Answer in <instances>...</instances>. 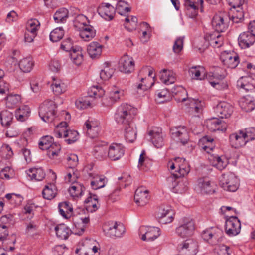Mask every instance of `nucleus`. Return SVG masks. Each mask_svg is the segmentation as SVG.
I'll return each mask as SVG.
<instances>
[{"label":"nucleus","mask_w":255,"mask_h":255,"mask_svg":"<svg viewBox=\"0 0 255 255\" xmlns=\"http://www.w3.org/2000/svg\"><path fill=\"white\" fill-rule=\"evenodd\" d=\"M68 16V10L65 8H61L56 11L54 15V19L57 23H64Z\"/></svg>","instance_id":"4d7b16f0"},{"label":"nucleus","mask_w":255,"mask_h":255,"mask_svg":"<svg viewBox=\"0 0 255 255\" xmlns=\"http://www.w3.org/2000/svg\"><path fill=\"white\" fill-rule=\"evenodd\" d=\"M199 145L207 153H209L215 147L214 139L208 136L203 137L199 142Z\"/></svg>","instance_id":"4c0bfd02"},{"label":"nucleus","mask_w":255,"mask_h":255,"mask_svg":"<svg viewBox=\"0 0 255 255\" xmlns=\"http://www.w3.org/2000/svg\"><path fill=\"white\" fill-rule=\"evenodd\" d=\"M125 151V147L122 144L113 143L108 147L107 157L112 161L118 160L123 156Z\"/></svg>","instance_id":"4468645a"},{"label":"nucleus","mask_w":255,"mask_h":255,"mask_svg":"<svg viewBox=\"0 0 255 255\" xmlns=\"http://www.w3.org/2000/svg\"><path fill=\"white\" fill-rule=\"evenodd\" d=\"M21 96L19 94H10L6 97V106L9 109H13L20 103Z\"/></svg>","instance_id":"864d4df0"},{"label":"nucleus","mask_w":255,"mask_h":255,"mask_svg":"<svg viewBox=\"0 0 255 255\" xmlns=\"http://www.w3.org/2000/svg\"><path fill=\"white\" fill-rule=\"evenodd\" d=\"M55 230L57 236L62 240H66L71 234V229L65 224H62L56 226Z\"/></svg>","instance_id":"ea45409f"},{"label":"nucleus","mask_w":255,"mask_h":255,"mask_svg":"<svg viewBox=\"0 0 255 255\" xmlns=\"http://www.w3.org/2000/svg\"><path fill=\"white\" fill-rule=\"evenodd\" d=\"M240 104L242 109L246 111H251L255 108V100L253 97L248 95L242 98Z\"/></svg>","instance_id":"79ce46f5"},{"label":"nucleus","mask_w":255,"mask_h":255,"mask_svg":"<svg viewBox=\"0 0 255 255\" xmlns=\"http://www.w3.org/2000/svg\"><path fill=\"white\" fill-rule=\"evenodd\" d=\"M54 135L57 138H64L65 141L68 144L74 143L78 137L77 131L70 129L66 122H61L56 126Z\"/></svg>","instance_id":"7ed1b4c3"},{"label":"nucleus","mask_w":255,"mask_h":255,"mask_svg":"<svg viewBox=\"0 0 255 255\" xmlns=\"http://www.w3.org/2000/svg\"><path fill=\"white\" fill-rule=\"evenodd\" d=\"M103 46L97 42H92L87 47V52L92 58H98L101 54Z\"/></svg>","instance_id":"c9c22d12"},{"label":"nucleus","mask_w":255,"mask_h":255,"mask_svg":"<svg viewBox=\"0 0 255 255\" xmlns=\"http://www.w3.org/2000/svg\"><path fill=\"white\" fill-rule=\"evenodd\" d=\"M195 229L194 221L188 218H184L182 219L180 226L176 228V233L182 238H186L191 236Z\"/></svg>","instance_id":"6e6552de"},{"label":"nucleus","mask_w":255,"mask_h":255,"mask_svg":"<svg viewBox=\"0 0 255 255\" xmlns=\"http://www.w3.org/2000/svg\"><path fill=\"white\" fill-rule=\"evenodd\" d=\"M64 179L65 182L75 184L78 178L74 168H69L65 172Z\"/></svg>","instance_id":"338daca9"},{"label":"nucleus","mask_w":255,"mask_h":255,"mask_svg":"<svg viewBox=\"0 0 255 255\" xmlns=\"http://www.w3.org/2000/svg\"><path fill=\"white\" fill-rule=\"evenodd\" d=\"M60 214L65 219H69L73 214V208L68 201L60 203L58 205Z\"/></svg>","instance_id":"e433bc0d"},{"label":"nucleus","mask_w":255,"mask_h":255,"mask_svg":"<svg viewBox=\"0 0 255 255\" xmlns=\"http://www.w3.org/2000/svg\"><path fill=\"white\" fill-rule=\"evenodd\" d=\"M141 239L143 241H152L157 239L160 235V229L155 227H149L145 229L144 227L140 228Z\"/></svg>","instance_id":"dca6fc26"},{"label":"nucleus","mask_w":255,"mask_h":255,"mask_svg":"<svg viewBox=\"0 0 255 255\" xmlns=\"http://www.w3.org/2000/svg\"><path fill=\"white\" fill-rule=\"evenodd\" d=\"M85 128L87 135L89 137L93 138L96 137L100 131V127L96 122L87 120L85 123Z\"/></svg>","instance_id":"473e14b6"},{"label":"nucleus","mask_w":255,"mask_h":255,"mask_svg":"<svg viewBox=\"0 0 255 255\" xmlns=\"http://www.w3.org/2000/svg\"><path fill=\"white\" fill-rule=\"evenodd\" d=\"M57 106L51 100H45L39 107V115L45 122H53L56 118Z\"/></svg>","instance_id":"20e7f679"},{"label":"nucleus","mask_w":255,"mask_h":255,"mask_svg":"<svg viewBox=\"0 0 255 255\" xmlns=\"http://www.w3.org/2000/svg\"><path fill=\"white\" fill-rule=\"evenodd\" d=\"M137 109L127 103H123L116 109L114 114L116 122L123 126L133 122Z\"/></svg>","instance_id":"f257e3e1"},{"label":"nucleus","mask_w":255,"mask_h":255,"mask_svg":"<svg viewBox=\"0 0 255 255\" xmlns=\"http://www.w3.org/2000/svg\"><path fill=\"white\" fill-rule=\"evenodd\" d=\"M84 202L87 204V210L91 212L96 211L99 207L97 196L96 195H92L90 193Z\"/></svg>","instance_id":"c03bdc74"},{"label":"nucleus","mask_w":255,"mask_h":255,"mask_svg":"<svg viewBox=\"0 0 255 255\" xmlns=\"http://www.w3.org/2000/svg\"><path fill=\"white\" fill-rule=\"evenodd\" d=\"M231 145L235 148L244 146L248 142L243 130L231 134L229 136Z\"/></svg>","instance_id":"4be33fe9"},{"label":"nucleus","mask_w":255,"mask_h":255,"mask_svg":"<svg viewBox=\"0 0 255 255\" xmlns=\"http://www.w3.org/2000/svg\"><path fill=\"white\" fill-rule=\"evenodd\" d=\"M91 99L86 96L79 98L75 101V105L78 109H85L91 106Z\"/></svg>","instance_id":"69168bd1"},{"label":"nucleus","mask_w":255,"mask_h":255,"mask_svg":"<svg viewBox=\"0 0 255 255\" xmlns=\"http://www.w3.org/2000/svg\"><path fill=\"white\" fill-rule=\"evenodd\" d=\"M220 59L223 64L228 68H235L239 63V58L234 52L224 51L221 53Z\"/></svg>","instance_id":"ddd939ff"},{"label":"nucleus","mask_w":255,"mask_h":255,"mask_svg":"<svg viewBox=\"0 0 255 255\" xmlns=\"http://www.w3.org/2000/svg\"><path fill=\"white\" fill-rule=\"evenodd\" d=\"M90 177V185L94 190H97L105 187L107 182V178L103 175L89 174Z\"/></svg>","instance_id":"c85d7f7f"},{"label":"nucleus","mask_w":255,"mask_h":255,"mask_svg":"<svg viewBox=\"0 0 255 255\" xmlns=\"http://www.w3.org/2000/svg\"><path fill=\"white\" fill-rule=\"evenodd\" d=\"M153 72V68L149 67H143L140 71L139 76H140V83L135 84L133 86L134 89L137 93H141L142 91H145L151 86L144 83V80H146V78H144L143 76L147 75L148 77L154 78L155 76H152Z\"/></svg>","instance_id":"9d476101"},{"label":"nucleus","mask_w":255,"mask_h":255,"mask_svg":"<svg viewBox=\"0 0 255 255\" xmlns=\"http://www.w3.org/2000/svg\"><path fill=\"white\" fill-rule=\"evenodd\" d=\"M120 70L125 73H130L134 69V61L132 57L125 54L120 60Z\"/></svg>","instance_id":"aec40b11"},{"label":"nucleus","mask_w":255,"mask_h":255,"mask_svg":"<svg viewBox=\"0 0 255 255\" xmlns=\"http://www.w3.org/2000/svg\"><path fill=\"white\" fill-rule=\"evenodd\" d=\"M227 20V16H225L222 14L215 15L212 19V24L214 29L217 32H224L227 27L226 22L225 21V18Z\"/></svg>","instance_id":"a878e982"},{"label":"nucleus","mask_w":255,"mask_h":255,"mask_svg":"<svg viewBox=\"0 0 255 255\" xmlns=\"http://www.w3.org/2000/svg\"><path fill=\"white\" fill-rule=\"evenodd\" d=\"M114 72V69L111 67L109 63L106 62L104 64V67L100 73V78L103 80L109 79Z\"/></svg>","instance_id":"bf43d9fd"},{"label":"nucleus","mask_w":255,"mask_h":255,"mask_svg":"<svg viewBox=\"0 0 255 255\" xmlns=\"http://www.w3.org/2000/svg\"><path fill=\"white\" fill-rule=\"evenodd\" d=\"M5 198L7 201L13 207L20 205L23 200V197L21 195L14 193L7 194Z\"/></svg>","instance_id":"603ef678"},{"label":"nucleus","mask_w":255,"mask_h":255,"mask_svg":"<svg viewBox=\"0 0 255 255\" xmlns=\"http://www.w3.org/2000/svg\"><path fill=\"white\" fill-rule=\"evenodd\" d=\"M13 119V113L8 110H3L0 114V121L1 125L7 127L11 125Z\"/></svg>","instance_id":"5fc2aeb1"},{"label":"nucleus","mask_w":255,"mask_h":255,"mask_svg":"<svg viewBox=\"0 0 255 255\" xmlns=\"http://www.w3.org/2000/svg\"><path fill=\"white\" fill-rule=\"evenodd\" d=\"M34 63L31 57H26L20 60L19 66L21 71L25 73L30 72L33 69Z\"/></svg>","instance_id":"3c124183"},{"label":"nucleus","mask_w":255,"mask_h":255,"mask_svg":"<svg viewBox=\"0 0 255 255\" xmlns=\"http://www.w3.org/2000/svg\"><path fill=\"white\" fill-rule=\"evenodd\" d=\"M160 80L166 85L173 84L175 81V74L172 71L163 69L160 72Z\"/></svg>","instance_id":"a19ab883"},{"label":"nucleus","mask_w":255,"mask_h":255,"mask_svg":"<svg viewBox=\"0 0 255 255\" xmlns=\"http://www.w3.org/2000/svg\"><path fill=\"white\" fill-rule=\"evenodd\" d=\"M27 173L31 179L36 181H41L45 176V173L41 167L30 168L27 171Z\"/></svg>","instance_id":"de8ad7c7"},{"label":"nucleus","mask_w":255,"mask_h":255,"mask_svg":"<svg viewBox=\"0 0 255 255\" xmlns=\"http://www.w3.org/2000/svg\"><path fill=\"white\" fill-rule=\"evenodd\" d=\"M241 223L236 216H230L226 219L225 224L226 233L230 237L237 235L240 232Z\"/></svg>","instance_id":"9b49d317"},{"label":"nucleus","mask_w":255,"mask_h":255,"mask_svg":"<svg viewBox=\"0 0 255 255\" xmlns=\"http://www.w3.org/2000/svg\"><path fill=\"white\" fill-rule=\"evenodd\" d=\"M174 213L170 206L161 205L158 208L157 216L161 224H166L172 222Z\"/></svg>","instance_id":"1a4fd4ad"},{"label":"nucleus","mask_w":255,"mask_h":255,"mask_svg":"<svg viewBox=\"0 0 255 255\" xmlns=\"http://www.w3.org/2000/svg\"><path fill=\"white\" fill-rule=\"evenodd\" d=\"M121 95V91L118 89H114L109 92L108 98L103 100V103L107 106H112L117 102Z\"/></svg>","instance_id":"49530a36"},{"label":"nucleus","mask_w":255,"mask_h":255,"mask_svg":"<svg viewBox=\"0 0 255 255\" xmlns=\"http://www.w3.org/2000/svg\"><path fill=\"white\" fill-rule=\"evenodd\" d=\"M85 188L78 183L73 184L69 188V192L74 198H79L83 195Z\"/></svg>","instance_id":"13d9d810"},{"label":"nucleus","mask_w":255,"mask_h":255,"mask_svg":"<svg viewBox=\"0 0 255 255\" xmlns=\"http://www.w3.org/2000/svg\"><path fill=\"white\" fill-rule=\"evenodd\" d=\"M225 75L224 74H218L217 73L213 75V79L209 80L211 85L218 90H223L227 89L228 84L224 80Z\"/></svg>","instance_id":"c756f323"},{"label":"nucleus","mask_w":255,"mask_h":255,"mask_svg":"<svg viewBox=\"0 0 255 255\" xmlns=\"http://www.w3.org/2000/svg\"><path fill=\"white\" fill-rule=\"evenodd\" d=\"M222 187L225 190L235 192L239 186V181L235 175L231 172L222 174L220 180Z\"/></svg>","instance_id":"423d86ee"},{"label":"nucleus","mask_w":255,"mask_h":255,"mask_svg":"<svg viewBox=\"0 0 255 255\" xmlns=\"http://www.w3.org/2000/svg\"><path fill=\"white\" fill-rule=\"evenodd\" d=\"M51 87L53 93L56 95H61L67 90V85L65 82L60 79L55 78H53V82Z\"/></svg>","instance_id":"58836bf2"},{"label":"nucleus","mask_w":255,"mask_h":255,"mask_svg":"<svg viewBox=\"0 0 255 255\" xmlns=\"http://www.w3.org/2000/svg\"><path fill=\"white\" fill-rule=\"evenodd\" d=\"M167 167L172 175L177 178L187 175L190 171L188 162L185 158L180 157L169 161Z\"/></svg>","instance_id":"f03ea898"},{"label":"nucleus","mask_w":255,"mask_h":255,"mask_svg":"<svg viewBox=\"0 0 255 255\" xmlns=\"http://www.w3.org/2000/svg\"><path fill=\"white\" fill-rule=\"evenodd\" d=\"M70 57L72 61L76 65H80L83 59L82 48L80 47H75L71 51Z\"/></svg>","instance_id":"6e6d98bb"},{"label":"nucleus","mask_w":255,"mask_h":255,"mask_svg":"<svg viewBox=\"0 0 255 255\" xmlns=\"http://www.w3.org/2000/svg\"><path fill=\"white\" fill-rule=\"evenodd\" d=\"M237 86L247 92L252 91L255 88V81L250 76L241 77L237 82Z\"/></svg>","instance_id":"cd10ccee"},{"label":"nucleus","mask_w":255,"mask_h":255,"mask_svg":"<svg viewBox=\"0 0 255 255\" xmlns=\"http://www.w3.org/2000/svg\"><path fill=\"white\" fill-rule=\"evenodd\" d=\"M198 186L202 193L212 194L215 191V184L207 177L199 178L198 180Z\"/></svg>","instance_id":"5701e85b"},{"label":"nucleus","mask_w":255,"mask_h":255,"mask_svg":"<svg viewBox=\"0 0 255 255\" xmlns=\"http://www.w3.org/2000/svg\"><path fill=\"white\" fill-rule=\"evenodd\" d=\"M154 145L157 148H160L163 145V139L161 135V129L155 128L148 132Z\"/></svg>","instance_id":"2f4dec72"},{"label":"nucleus","mask_w":255,"mask_h":255,"mask_svg":"<svg viewBox=\"0 0 255 255\" xmlns=\"http://www.w3.org/2000/svg\"><path fill=\"white\" fill-rule=\"evenodd\" d=\"M238 40L240 47L245 49L253 45L255 42V37L250 32H243L239 35Z\"/></svg>","instance_id":"bb28decb"},{"label":"nucleus","mask_w":255,"mask_h":255,"mask_svg":"<svg viewBox=\"0 0 255 255\" xmlns=\"http://www.w3.org/2000/svg\"><path fill=\"white\" fill-rule=\"evenodd\" d=\"M57 191L56 185L53 183H49L43 189L42 195L45 199L51 200L56 195Z\"/></svg>","instance_id":"a18cd8bd"},{"label":"nucleus","mask_w":255,"mask_h":255,"mask_svg":"<svg viewBox=\"0 0 255 255\" xmlns=\"http://www.w3.org/2000/svg\"><path fill=\"white\" fill-rule=\"evenodd\" d=\"M180 92L184 95V97L176 98L177 101L178 102H184L186 100L189 102V106H190L191 112L194 113L195 114H198L202 113L204 107V103L198 99H195L192 98H187V92L186 90L181 88Z\"/></svg>","instance_id":"0eeeda50"},{"label":"nucleus","mask_w":255,"mask_h":255,"mask_svg":"<svg viewBox=\"0 0 255 255\" xmlns=\"http://www.w3.org/2000/svg\"><path fill=\"white\" fill-rule=\"evenodd\" d=\"M223 235L222 231L217 227L207 229L202 233V238L212 244H216L220 241Z\"/></svg>","instance_id":"f8f14e48"},{"label":"nucleus","mask_w":255,"mask_h":255,"mask_svg":"<svg viewBox=\"0 0 255 255\" xmlns=\"http://www.w3.org/2000/svg\"><path fill=\"white\" fill-rule=\"evenodd\" d=\"M124 136L127 142H133L137 136V131L135 125L133 122L123 126Z\"/></svg>","instance_id":"b1692460"},{"label":"nucleus","mask_w":255,"mask_h":255,"mask_svg":"<svg viewBox=\"0 0 255 255\" xmlns=\"http://www.w3.org/2000/svg\"><path fill=\"white\" fill-rule=\"evenodd\" d=\"M233 14L232 16L233 22H242L244 20V15L241 6L237 7L236 9H233Z\"/></svg>","instance_id":"774afa93"},{"label":"nucleus","mask_w":255,"mask_h":255,"mask_svg":"<svg viewBox=\"0 0 255 255\" xmlns=\"http://www.w3.org/2000/svg\"><path fill=\"white\" fill-rule=\"evenodd\" d=\"M95 30L91 25H84L80 28L79 35L84 41H90L95 37Z\"/></svg>","instance_id":"f704fd0d"},{"label":"nucleus","mask_w":255,"mask_h":255,"mask_svg":"<svg viewBox=\"0 0 255 255\" xmlns=\"http://www.w3.org/2000/svg\"><path fill=\"white\" fill-rule=\"evenodd\" d=\"M105 91L99 86H93L88 90V97L91 99L92 97L95 98L101 97L104 95Z\"/></svg>","instance_id":"e2e57ef3"},{"label":"nucleus","mask_w":255,"mask_h":255,"mask_svg":"<svg viewBox=\"0 0 255 255\" xmlns=\"http://www.w3.org/2000/svg\"><path fill=\"white\" fill-rule=\"evenodd\" d=\"M64 34V30L61 27L54 29L50 34V39L53 42H56L61 39Z\"/></svg>","instance_id":"0e129e2a"},{"label":"nucleus","mask_w":255,"mask_h":255,"mask_svg":"<svg viewBox=\"0 0 255 255\" xmlns=\"http://www.w3.org/2000/svg\"><path fill=\"white\" fill-rule=\"evenodd\" d=\"M135 202L137 205L143 206L146 205L149 200V192L143 188H139L135 192L134 197Z\"/></svg>","instance_id":"393cba45"},{"label":"nucleus","mask_w":255,"mask_h":255,"mask_svg":"<svg viewBox=\"0 0 255 255\" xmlns=\"http://www.w3.org/2000/svg\"><path fill=\"white\" fill-rule=\"evenodd\" d=\"M213 166L220 170L224 169L228 165V161L224 157L215 156L213 157Z\"/></svg>","instance_id":"052dcab7"},{"label":"nucleus","mask_w":255,"mask_h":255,"mask_svg":"<svg viewBox=\"0 0 255 255\" xmlns=\"http://www.w3.org/2000/svg\"><path fill=\"white\" fill-rule=\"evenodd\" d=\"M184 6L186 13L191 18H194L198 13V7L195 3L191 0H184Z\"/></svg>","instance_id":"8fccbe9b"},{"label":"nucleus","mask_w":255,"mask_h":255,"mask_svg":"<svg viewBox=\"0 0 255 255\" xmlns=\"http://www.w3.org/2000/svg\"><path fill=\"white\" fill-rule=\"evenodd\" d=\"M205 43L204 48L207 47L209 45L214 48H219L223 44L224 38L217 32L207 34L204 37Z\"/></svg>","instance_id":"2eb2a0df"},{"label":"nucleus","mask_w":255,"mask_h":255,"mask_svg":"<svg viewBox=\"0 0 255 255\" xmlns=\"http://www.w3.org/2000/svg\"><path fill=\"white\" fill-rule=\"evenodd\" d=\"M180 249L182 255H195L198 251L197 243L192 239L185 241Z\"/></svg>","instance_id":"a211bd4d"},{"label":"nucleus","mask_w":255,"mask_h":255,"mask_svg":"<svg viewBox=\"0 0 255 255\" xmlns=\"http://www.w3.org/2000/svg\"><path fill=\"white\" fill-rule=\"evenodd\" d=\"M30 108L27 105H24L15 111V115L18 121L23 122L28 119L30 115Z\"/></svg>","instance_id":"37998d69"},{"label":"nucleus","mask_w":255,"mask_h":255,"mask_svg":"<svg viewBox=\"0 0 255 255\" xmlns=\"http://www.w3.org/2000/svg\"><path fill=\"white\" fill-rule=\"evenodd\" d=\"M98 12L103 18L110 21L114 18L115 9L108 3H102L98 8Z\"/></svg>","instance_id":"6ab92c4d"},{"label":"nucleus","mask_w":255,"mask_h":255,"mask_svg":"<svg viewBox=\"0 0 255 255\" xmlns=\"http://www.w3.org/2000/svg\"><path fill=\"white\" fill-rule=\"evenodd\" d=\"M103 230L105 234L110 238H121L126 231L122 223L113 221L105 222L103 226Z\"/></svg>","instance_id":"39448f33"},{"label":"nucleus","mask_w":255,"mask_h":255,"mask_svg":"<svg viewBox=\"0 0 255 255\" xmlns=\"http://www.w3.org/2000/svg\"><path fill=\"white\" fill-rule=\"evenodd\" d=\"M214 111L220 118H227L233 113V107L227 102H220L214 107Z\"/></svg>","instance_id":"f3484780"},{"label":"nucleus","mask_w":255,"mask_h":255,"mask_svg":"<svg viewBox=\"0 0 255 255\" xmlns=\"http://www.w3.org/2000/svg\"><path fill=\"white\" fill-rule=\"evenodd\" d=\"M53 138L51 136H45L40 138L38 145L42 150H47L50 146L55 144Z\"/></svg>","instance_id":"680f3d73"},{"label":"nucleus","mask_w":255,"mask_h":255,"mask_svg":"<svg viewBox=\"0 0 255 255\" xmlns=\"http://www.w3.org/2000/svg\"><path fill=\"white\" fill-rule=\"evenodd\" d=\"M207 128L211 131H225L227 125L223 121L217 118H212L208 119L206 122Z\"/></svg>","instance_id":"412c9836"},{"label":"nucleus","mask_w":255,"mask_h":255,"mask_svg":"<svg viewBox=\"0 0 255 255\" xmlns=\"http://www.w3.org/2000/svg\"><path fill=\"white\" fill-rule=\"evenodd\" d=\"M189 73L192 79L202 80L205 74V68L202 66H195L189 69Z\"/></svg>","instance_id":"09e8293b"},{"label":"nucleus","mask_w":255,"mask_h":255,"mask_svg":"<svg viewBox=\"0 0 255 255\" xmlns=\"http://www.w3.org/2000/svg\"><path fill=\"white\" fill-rule=\"evenodd\" d=\"M108 147L105 142L99 141L95 144L94 149V155L99 160L106 158L107 157Z\"/></svg>","instance_id":"7c9ffc66"},{"label":"nucleus","mask_w":255,"mask_h":255,"mask_svg":"<svg viewBox=\"0 0 255 255\" xmlns=\"http://www.w3.org/2000/svg\"><path fill=\"white\" fill-rule=\"evenodd\" d=\"M172 134L174 137L177 138L183 145L187 143L189 140L188 132L184 127H179L177 128L172 133Z\"/></svg>","instance_id":"72a5a7b5"}]
</instances>
